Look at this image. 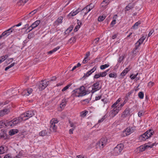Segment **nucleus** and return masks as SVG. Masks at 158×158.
Here are the masks:
<instances>
[{
    "label": "nucleus",
    "mask_w": 158,
    "mask_h": 158,
    "mask_svg": "<svg viewBox=\"0 0 158 158\" xmlns=\"http://www.w3.org/2000/svg\"><path fill=\"white\" fill-rule=\"evenodd\" d=\"M35 111L30 110L22 114L20 116L22 120H26L35 115Z\"/></svg>",
    "instance_id": "f257e3e1"
},
{
    "label": "nucleus",
    "mask_w": 158,
    "mask_h": 158,
    "mask_svg": "<svg viewBox=\"0 0 158 158\" xmlns=\"http://www.w3.org/2000/svg\"><path fill=\"white\" fill-rule=\"evenodd\" d=\"M124 146L122 143L118 144L113 149V153L114 156H118L120 154L123 149Z\"/></svg>",
    "instance_id": "f03ea898"
},
{
    "label": "nucleus",
    "mask_w": 158,
    "mask_h": 158,
    "mask_svg": "<svg viewBox=\"0 0 158 158\" xmlns=\"http://www.w3.org/2000/svg\"><path fill=\"white\" fill-rule=\"evenodd\" d=\"M153 131L152 130H150L147 131L146 132L139 136V139L141 141H145L151 136L153 135Z\"/></svg>",
    "instance_id": "7ed1b4c3"
},
{
    "label": "nucleus",
    "mask_w": 158,
    "mask_h": 158,
    "mask_svg": "<svg viewBox=\"0 0 158 158\" xmlns=\"http://www.w3.org/2000/svg\"><path fill=\"white\" fill-rule=\"evenodd\" d=\"M22 121L20 117L18 118H15L7 123L6 125L12 127H14Z\"/></svg>",
    "instance_id": "20e7f679"
},
{
    "label": "nucleus",
    "mask_w": 158,
    "mask_h": 158,
    "mask_svg": "<svg viewBox=\"0 0 158 158\" xmlns=\"http://www.w3.org/2000/svg\"><path fill=\"white\" fill-rule=\"evenodd\" d=\"M59 121L56 118H52L50 121V129L51 131L56 132L57 128L56 124Z\"/></svg>",
    "instance_id": "39448f33"
},
{
    "label": "nucleus",
    "mask_w": 158,
    "mask_h": 158,
    "mask_svg": "<svg viewBox=\"0 0 158 158\" xmlns=\"http://www.w3.org/2000/svg\"><path fill=\"white\" fill-rule=\"evenodd\" d=\"M107 139L106 137H103L97 143V144L99 146L100 149L102 148L107 144Z\"/></svg>",
    "instance_id": "423d86ee"
},
{
    "label": "nucleus",
    "mask_w": 158,
    "mask_h": 158,
    "mask_svg": "<svg viewBox=\"0 0 158 158\" xmlns=\"http://www.w3.org/2000/svg\"><path fill=\"white\" fill-rule=\"evenodd\" d=\"M49 82V81H47L45 80H42L39 84V89L41 91L43 90L48 85Z\"/></svg>",
    "instance_id": "0eeeda50"
},
{
    "label": "nucleus",
    "mask_w": 158,
    "mask_h": 158,
    "mask_svg": "<svg viewBox=\"0 0 158 158\" xmlns=\"http://www.w3.org/2000/svg\"><path fill=\"white\" fill-rule=\"evenodd\" d=\"M113 109L110 112V115L112 117L115 116L119 111L121 110V107L118 106V107H112Z\"/></svg>",
    "instance_id": "6e6552de"
},
{
    "label": "nucleus",
    "mask_w": 158,
    "mask_h": 158,
    "mask_svg": "<svg viewBox=\"0 0 158 158\" xmlns=\"http://www.w3.org/2000/svg\"><path fill=\"white\" fill-rule=\"evenodd\" d=\"M92 4H90L84 8L82 9V11L84 13V15H86L89 11H90L94 7L92 6Z\"/></svg>",
    "instance_id": "1a4fd4ad"
},
{
    "label": "nucleus",
    "mask_w": 158,
    "mask_h": 158,
    "mask_svg": "<svg viewBox=\"0 0 158 158\" xmlns=\"http://www.w3.org/2000/svg\"><path fill=\"white\" fill-rule=\"evenodd\" d=\"M14 30L13 27H12L8 30L5 31L0 35V39L3 36H7L12 32Z\"/></svg>",
    "instance_id": "9d476101"
},
{
    "label": "nucleus",
    "mask_w": 158,
    "mask_h": 158,
    "mask_svg": "<svg viewBox=\"0 0 158 158\" xmlns=\"http://www.w3.org/2000/svg\"><path fill=\"white\" fill-rule=\"evenodd\" d=\"M99 82L98 81L94 84L92 86V89L91 91L92 93H94L101 89V87H99Z\"/></svg>",
    "instance_id": "9b49d317"
},
{
    "label": "nucleus",
    "mask_w": 158,
    "mask_h": 158,
    "mask_svg": "<svg viewBox=\"0 0 158 158\" xmlns=\"http://www.w3.org/2000/svg\"><path fill=\"white\" fill-rule=\"evenodd\" d=\"M155 144V143H153L152 144V145H150L149 143H148V144H145L143 145L140 146L139 148L140 149V150L141 151H144L145 149L148 148H152V147L153 146H154Z\"/></svg>",
    "instance_id": "f8f14e48"
},
{
    "label": "nucleus",
    "mask_w": 158,
    "mask_h": 158,
    "mask_svg": "<svg viewBox=\"0 0 158 158\" xmlns=\"http://www.w3.org/2000/svg\"><path fill=\"white\" fill-rule=\"evenodd\" d=\"M40 23V20H38L35 21L32 25L29 27L27 29L29 30L28 32L31 31L33 29L36 27Z\"/></svg>",
    "instance_id": "ddd939ff"
},
{
    "label": "nucleus",
    "mask_w": 158,
    "mask_h": 158,
    "mask_svg": "<svg viewBox=\"0 0 158 158\" xmlns=\"http://www.w3.org/2000/svg\"><path fill=\"white\" fill-rule=\"evenodd\" d=\"M79 91V94L80 97H82L86 95L85 91V87L83 86H81L79 88L77 89Z\"/></svg>",
    "instance_id": "4468645a"
},
{
    "label": "nucleus",
    "mask_w": 158,
    "mask_h": 158,
    "mask_svg": "<svg viewBox=\"0 0 158 158\" xmlns=\"http://www.w3.org/2000/svg\"><path fill=\"white\" fill-rule=\"evenodd\" d=\"M32 89L31 88H28L27 89L24 90L22 93L23 96H28L32 92Z\"/></svg>",
    "instance_id": "2eb2a0df"
},
{
    "label": "nucleus",
    "mask_w": 158,
    "mask_h": 158,
    "mask_svg": "<svg viewBox=\"0 0 158 158\" xmlns=\"http://www.w3.org/2000/svg\"><path fill=\"white\" fill-rule=\"evenodd\" d=\"M130 109L129 108H127L123 113L121 117L123 118H125L130 115Z\"/></svg>",
    "instance_id": "dca6fc26"
},
{
    "label": "nucleus",
    "mask_w": 158,
    "mask_h": 158,
    "mask_svg": "<svg viewBox=\"0 0 158 158\" xmlns=\"http://www.w3.org/2000/svg\"><path fill=\"white\" fill-rule=\"evenodd\" d=\"M134 131V129L131 127H129L126 129L124 133L126 135H127Z\"/></svg>",
    "instance_id": "f3484780"
},
{
    "label": "nucleus",
    "mask_w": 158,
    "mask_h": 158,
    "mask_svg": "<svg viewBox=\"0 0 158 158\" xmlns=\"http://www.w3.org/2000/svg\"><path fill=\"white\" fill-rule=\"evenodd\" d=\"M135 5V3L133 2H131L129 3L125 8V10L127 11L129 10H130L132 9Z\"/></svg>",
    "instance_id": "a211bd4d"
},
{
    "label": "nucleus",
    "mask_w": 158,
    "mask_h": 158,
    "mask_svg": "<svg viewBox=\"0 0 158 158\" xmlns=\"http://www.w3.org/2000/svg\"><path fill=\"white\" fill-rule=\"evenodd\" d=\"M37 9H35L33 10L29 14H28L27 16L24 17L23 19L25 20L32 17L33 15H34L36 13L37 11Z\"/></svg>",
    "instance_id": "6ab92c4d"
},
{
    "label": "nucleus",
    "mask_w": 158,
    "mask_h": 158,
    "mask_svg": "<svg viewBox=\"0 0 158 158\" xmlns=\"http://www.w3.org/2000/svg\"><path fill=\"white\" fill-rule=\"evenodd\" d=\"M146 38L145 36H143L141 37L139 40L135 43V45H137V47H139L140 44H141L143 42V41Z\"/></svg>",
    "instance_id": "aec40b11"
},
{
    "label": "nucleus",
    "mask_w": 158,
    "mask_h": 158,
    "mask_svg": "<svg viewBox=\"0 0 158 158\" xmlns=\"http://www.w3.org/2000/svg\"><path fill=\"white\" fill-rule=\"evenodd\" d=\"M72 96L73 97H80L77 89L74 90L72 92Z\"/></svg>",
    "instance_id": "412c9836"
},
{
    "label": "nucleus",
    "mask_w": 158,
    "mask_h": 158,
    "mask_svg": "<svg viewBox=\"0 0 158 158\" xmlns=\"http://www.w3.org/2000/svg\"><path fill=\"white\" fill-rule=\"evenodd\" d=\"M9 112V110L7 109H3L0 111V116H2L8 113Z\"/></svg>",
    "instance_id": "4be33fe9"
},
{
    "label": "nucleus",
    "mask_w": 158,
    "mask_h": 158,
    "mask_svg": "<svg viewBox=\"0 0 158 158\" xmlns=\"http://www.w3.org/2000/svg\"><path fill=\"white\" fill-rule=\"evenodd\" d=\"M121 98H119L117 101L113 104V105L112 106V107H118L119 106L118 105V104L121 101Z\"/></svg>",
    "instance_id": "5701e85b"
},
{
    "label": "nucleus",
    "mask_w": 158,
    "mask_h": 158,
    "mask_svg": "<svg viewBox=\"0 0 158 158\" xmlns=\"http://www.w3.org/2000/svg\"><path fill=\"white\" fill-rule=\"evenodd\" d=\"M121 98H119L117 101L113 104V105L112 106V107H118L119 106L118 105V104L121 101Z\"/></svg>",
    "instance_id": "b1692460"
},
{
    "label": "nucleus",
    "mask_w": 158,
    "mask_h": 158,
    "mask_svg": "<svg viewBox=\"0 0 158 158\" xmlns=\"http://www.w3.org/2000/svg\"><path fill=\"white\" fill-rule=\"evenodd\" d=\"M66 104V101L65 99H63L60 104V107L61 108H64Z\"/></svg>",
    "instance_id": "393cba45"
},
{
    "label": "nucleus",
    "mask_w": 158,
    "mask_h": 158,
    "mask_svg": "<svg viewBox=\"0 0 158 158\" xmlns=\"http://www.w3.org/2000/svg\"><path fill=\"white\" fill-rule=\"evenodd\" d=\"M88 113V111L86 110H85L81 111L80 113V116L82 118L85 117L86 114Z\"/></svg>",
    "instance_id": "a878e982"
},
{
    "label": "nucleus",
    "mask_w": 158,
    "mask_h": 158,
    "mask_svg": "<svg viewBox=\"0 0 158 158\" xmlns=\"http://www.w3.org/2000/svg\"><path fill=\"white\" fill-rule=\"evenodd\" d=\"M18 132L17 129H12L9 132V134L10 135H13Z\"/></svg>",
    "instance_id": "bb28decb"
},
{
    "label": "nucleus",
    "mask_w": 158,
    "mask_h": 158,
    "mask_svg": "<svg viewBox=\"0 0 158 158\" xmlns=\"http://www.w3.org/2000/svg\"><path fill=\"white\" fill-rule=\"evenodd\" d=\"M19 5H21L26 3L28 0H16Z\"/></svg>",
    "instance_id": "cd10ccee"
},
{
    "label": "nucleus",
    "mask_w": 158,
    "mask_h": 158,
    "mask_svg": "<svg viewBox=\"0 0 158 158\" xmlns=\"http://www.w3.org/2000/svg\"><path fill=\"white\" fill-rule=\"evenodd\" d=\"M130 69L128 68H126L123 71L121 74V75L122 76H124L130 70Z\"/></svg>",
    "instance_id": "c85d7f7f"
},
{
    "label": "nucleus",
    "mask_w": 158,
    "mask_h": 158,
    "mask_svg": "<svg viewBox=\"0 0 158 158\" xmlns=\"http://www.w3.org/2000/svg\"><path fill=\"white\" fill-rule=\"evenodd\" d=\"M8 57V55H5L0 57V64L4 61Z\"/></svg>",
    "instance_id": "c756f323"
},
{
    "label": "nucleus",
    "mask_w": 158,
    "mask_h": 158,
    "mask_svg": "<svg viewBox=\"0 0 158 158\" xmlns=\"http://www.w3.org/2000/svg\"><path fill=\"white\" fill-rule=\"evenodd\" d=\"M76 41V39L75 37H72L68 41V43L69 44L73 43L75 42Z\"/></svg>",
    "instance_id": "7c9ffc66"
},
{
    "label": "nucleus",
    "mask_w": 158,
    "mask_h": 158,
    "mask_svg": "<svg viewBox=\"0 0 158 158\" xmlns=\"http://www.w3.org/2000/svg\"><path fill=\"white\" fill-rule=\"evenodd\" d=\"M73 26H70L65 31V34H69L73 30Z\"/></svg>",
    "instance_id": "2f4dec72"
},
{
    "label": "nucleus",
    "mask_w": 158,
    "mask_h": 158,
    "mask_svg": "<svg viewBox=\"0 0 158 158\" xmlns=\"http://www.w3.org/2000/svg\"><path fill=\"white\" fill-rule=\"evenodd\" d=\"M140 24V23L139 21L136 22L134 25L132 26V28L134 29H136L138 28V27Z\"/></svg>",
    "instance_id": "473e14b6"
},
{
    "label": "nucleus",
    "mask_w": 158,
    "mask_h": 158,
    "mask_svg": "<svg viewBox=\"0 0 158 158\" xmlns=\"http://www.w3.org/2000/svg\"><path fill=\"white\" fill-rule=\"evenodd\" d=\"M109 66V65L108 64H106L104 65H102L100 66V69L102 70H103L106 68H108Z\"/></svg>",
    "instance_id": "72a5a7b5"
},
{
    "label": "nucleus",
    "mask_w": 158,
    "mask_h": 158,
    "mask_svg": "<svg viewBox=\"0 0 158 158\" xmlns=\"http://www.w3.org/2000/svg\"><path fill=\"white\" fill-rule=\"evenodd\" d=\"M5 151V148L3 146L0 147V154L4 153Z\"/></svg>",
    "instance_id": "f704fd0d"
},
{
    "label": "nucleus",
    "mask_w": 158,
    "mask_h": 158,
    "mask_svg": "<svg viewBox=\"0 0 158 158\" xmlns=\"http://www.w3.org/2000/svg\"><path fill=\"white\" fill-rule=\"evenodd\" d=\"M109 77L110 78H116L117 77V74L115 73H110L109 74Z\"/></svg>",
    "instance_id": "c9c22d12"
},
{
    "label": "nucleus",
    "mask_w": 158,
    "mask_h": 158,
    "mask_svg": "<svg viewBox=\"0 0 158 158\" xmlns=\"http://www.w3.org/2000/svg\"><path fill=\"white\" fill-rule=\"evenodd\" d=\"M109 70H107L106 71L101 73H99L100 77H104L106 76L107 75V72Z\"/></svg>",
    "instance_id": "e433bc0d"
},
{
    "label": "nucleus",
    "mask_w": 158,
    "mask_h": 158,
    "mask_svg": "<svg viewBox=\"0 0 158 158\" xmlns=\"http://www.w3.org/2000/svg\"><path fill=\"white\" fill-rule=\"evenodd\" d=\"M117 16V15H115L114 16L113 18L114 19L111 22V25H114L116 24L115 19H116Z\"/></svg>",
    "instance_id": "4c0bfd02"
},
{
    "label": "nucleus",
    "mask_w": 158,
    "mask_h": 158,
    "mask_svg": "<svg viewBox=\"0 0 158 158\" xmlns=\"http://www.w3.org/2000/svg\"><path fill=\"white\" fill-rule=\"evenodd\" d=\"M16 64V63H13L12 64H11L10 65L6 67L5 69V71L7 70L8 69H9L10 68H11V67L13 66L15 64Z\"/></svg>",
    "instance_id": "58836bf2"
},
{
    "label": "nucleus",
    "mask_w": 158,
    "mask_h": 158,
    "mask_svg": "<svg viewBox=\"0 0 158 158\" xmlns=\"http://www.w3.org/2000/svg\"><path fill=\"white\" fill-rule=\"evenodd\" d=\"M47 134L45 130H43L39 133V135L41 136H44Z\"/></svg>",
    "instance_id": "ea45409f"
},
{
    "label": "nucleus",
    "mask_w": 158,
    "mask_h": 158,
    "mask_svg": "<svg viewBox=\"0 0 158 158\" xmlns=\"http://www.w3.org/2000/svg\"><path fill=\"white\" fill-rule=\"evenodd\" d=\"M107 6V4H106V3L103 0V1L102 2L101 4V6L103 7V9H105L106 8V7Z\"/></svg>",
    "instance_id": "a19ab883"
},
{
    "label": "nucleus",
    "mask_w": 158,
    "mask_h": 158,
    "mask_svg": "<svg viewBox=\"0 0 158 158\" xmlns=\"http://www.w3.org/2000/svg\"><path fill=\"white\" fill-rule=\"evenodd\" d=\"M139 97L140 99H143L144 97V94L142 92H139L138 94Z\"/></svg>",
    "instance_id": "79ce46f5"
},
{
    "label": "nucleus",
    "mask_w": 158,
    "mask_h": 158,
    "mask_svg": "<svg viewBox=\"0 0 158 158\" xmlns=\"http://www.w3.org/2000/svg\"><path fill=\"white\" fill-rule=\"evenodd\" d=\"M135 48L134 49L133 51V53L135 55H136V53H137V52H138V51L137 50V49H138V48L139 47H137V45H135Z\"/></svg>",
    "instance_id": "37998d69"
},
{
    "label": "nucleus",
    "mask_w": 158,
    "mask_h": 158,
    "mask_svg": "<svg viewBox=\"0 0 158 158\" xmlns=\"http://www.w3.org/2000/svg\"><path fill=\"white\" fill-rule=\"evenodd\" d=\"M71 85V84H69L67 85L63 89H62V91L63 92L65 91L67 89H68L69 88V87Z\"/></svg>",
    "instance_id": "c03bdc74"
},
{
    "label": "nucleus",
    "mask_w": 158,
    "mask_h": 158,
    "mask_svg": "<svg viewBox=\"0 0 158 158\" xmlns=\"http://www.w3.org/2000/svg\"><path fill=\"white\" fill-rule=\"evenodd\" d=\"M63 19V17H59L57 20V21L58 23H61L62 22V20Z\"/></svg>",
    "instance_id": "a18cd8bd"
},
{
    "label": "nucleus",
    "mask_w": 158,
    "mask_h": 158,
    "mask_svg": "<svg viewBox=\"0 0 158 158\" xmlns=\"http://www.w3.org/2000/svg\"><path fill=\"white\" fill-rule=\"evenodd\" d=\"M77 13H78V12H77V11L76 10L75 11L71 12L70 13L69 15L71 16H74L75 15H76Z\"/></svg>",
    "instance_id": "49530a36"
},
{
    "label": "nucleus",
    "mask_w": 158,
    "mask_h": 158,
    "mask_svg": "<svg viewBox=\"0 0 158 158\" xmlns=\"http://www.w3.org/2000/svg\"><path fill=\"white\" fill-rule=\"evenodd\" d=\"M105 17L103 16H100L98 18V20L99 21H102L103 20L105 19Z\"/></svg>",
    "instance_id": "de8ad7c7"
},
{
    "label": "nucleus",
    "mask_w": 158,
    "mask_h": 158,
    "mask_svg": "<svg viewBox=\"0 0 158 158\" xmlns=\"http://www.w3.org/2000/svg\"><path fill=\"white\" fill-rule=\"evenodd\" d=\"M124 58V57L123 56H120L119 57L118 60V62L119 63H121L122 61L123 60Z\"/></svg>",
    "instance_id": "09e8293b"
},
{
    "label": "nucleus",
    "mask_w": 158,
    "mask_h": 158,
    "mask_svg": "<svg viewBox=\"0 0 158 158\" xmlns=\"http://www.w3.org/2000/svg\"><path fill=\"white\" fill-rule=\"evenodd\" d=\"M106 118V116L105 115H104L100 119L98 120V122L100 123L102 122Z\"/></svg>",
    "instance_id": "8fccbe9b"
},
{
    "label": "nucleus",
    "mask_w": 158,
    "mask_h": 158,
    "mask_svg": "<svg viewBox=\"0 0 158 158\" xmlns=\"http://www.w3.org/2000/svg\"><path fill=\"white\" fill-rule=\"evenodd\" d=\"M144 114V112L143 111H140L138 113V116L139 117H141Z\"/></svg>",
    "instance_id": "3c124183"
},
{
    "label": "nucleus",
    "mask_w": 158,
    "mask_h": 158,
    "mask_svg": "<svg viewBox=\"0 0 158 158\" xmlns=\"http://www.w3.org/2000/svg\"><path fill=\"white\" fill-rule=\"evenodd\" d=\"M99 38H98L95 39V40H94V43L95 44V45H96L98 44L99 41Z\"/></svg>",
    "instance_id": "603ef678"
},
{
    "label": "nucleus",
    "mask_w": 158,
    "mask_h": 158,
    "mask_svg": "<svg viewBox=\"0 0 158 158\" xmlns=\"http://www.w3.org/2000/svg\"><path fill=\"white\" fill-rule=\"evenodd\" d=\"M60 48V46H57V47L55 48L52 50V51L53 52H56L57 50L58 49H59Z\"/></svg>",
    "instance_id": "864d4df0"
},
{
    "label": "nucleus",
    "mask_w": 158,
    "mask_h": 158,
    "mask_svg": "<svg viewBox=\"0 0 158 158\" xmlns=\"http://www.w3.org/2000/svg\"><path fill=\"white\" fill-rule=\"evenodd\" d=\"M80 26H79V25L76 26L74 29V31L75 32L77 31L80 28Z\"/></svg>",
    "instance_id": "5fc2aeb1"
},
{
    "label": "nucleus",
    "mask_w": 158,
    "mask_h": 158,
    "mask_svg": "<svg viewBox=\"0 0 158 158\" xmlns=\"http://www.w3.org/2000/svg\"><path fill=\"white\" fill-rule=\"evenodd\" d=\"M153 84H154L153 82L150 81L148 83V86L150 88H151L153 85Z\"/></svg>",
    "instance_id": "6e6d98bb"
},
{
    "label": "nucleus",
    "mask_w": 158,
    "mask_h": 158,
    "mask_svg": "<svg viewBox=\"0 0 158 158\" xmlns=\"http://www.w3.org/2000/svg\"><path fill=\"white\" fill-rule=\"evenodd\" d=\"M89 60L88 59V58L85 57L83 60V63L84 64H85V63H86Z\"/></svg>",
    "instance_id": "4d7b16f0"
},
{
    "label": "nucleus",
    "mask_w": 158,
    "mask_h": 158,
    "mask_svg": "<svg viewBox=\"0 0 158 158\" xmlns=\"http://www.w3.org/2000/svg\"><path fill=\"white\" fill-rule=\"evenodd\" d=\"M69 123L70 124L71 127H73V128H74V129H75L76 127V126L74 125V124L73 123H71L70 121H69Z\"/></svg>",
    "instance_id": "13d9d810"
},
{
    "label": "nucleus",
    "mask_w": 158,
    "mask_h": 158,
    "mask_svg": "<svg viewBox=\"0 0 158 158\" xmlns=\"http://www.w3.org/2000/svg\"><path fill=\"white\" fill-rule=\"evenodd\" d=\"M100 75L99 73L95 74L94 76V78L96 79H97L99 77H100Z\"/></svg>",
    "instance_id": "bf43d9fd"
},
{
    "label": "nucleus",
    "mask_w": 158,
    "mask_h": 158,
    "mask_svg": "<svg viewBox=\"0 0 158 158\" xmlns=\"http://www.w3.org/2000/svg\"><path fill=\"white\" fill-rule=\"evenodd\" d=\"M56 77H52L50 81H49V82H50L51 81H55L56 80Z\"/></svg>",
    "instance_id": "052dcab7"
},
{
    "label": "nucleus",
    "mask_w": 158,
    "mask_h": 158,
    "mask_svg": "<svg viewBox=\"0 0 158 158\" xmlns=\"http://www.w3.org/2000/svg\"><path fill=\"white\" fill-rule=\"evenodd\" d=\"M154 31V30H151L150 31L149 33V34L148 35V36H149V37L150 36L152 35V34L153 33Z\"/></svg>",
    "instance_id": "680f3d73"
},
{
    "label": "nucleus",
    "mask_w": 158,
    "mask_h": 158,
    "mask_svg": "<svg viewBox=\"0 0 158 158\" xmlns=\"http://www.w3.org/2000/svg\"><path fill=\"white\" fill-rule=\"evenodd\" d=\"M96 69L97 67L95 66L90 70L92 73H93L96 70Z\"/></svg>",
    "instance_id": "e2e57ef3"
},
{
    "label": "nucleus",
    "mask_w": 158,
    "mask_h": 158,
    "mask_svg": "<svg viewBox=\"0 0 158 158\" xmlns=\"http://www.w3.org/2000/svg\"><path fill=\"white\" fill-rule=\"evenodd\" d=\"M74 129H74V128H72L71 129H70L69 130V133L70 134H73V131Z\"/></svg>",
    "instance_id": "0e129e2a"
},
{
    "label": "nucleus",
    "mask_w": 158,
    "mask_h": 158,
    "mask_svg": "<svg viewBox=\"0 0 158 158\" xmlns=\"http://www.w3.org/2000/svg\"><path fill=\"white\" fill-rule=\"evenodd\" d=\"M90 55V53L89 52H86L85 54V57L88 58V57Z\"/></svg>",
    "instance_id": "69168bd1"
},
{
    "label": "nucleus",
    "mask_w": 158,
    "mask_h": 158,
    "mask_svg": "<svg viewBox=\"0 0 158 158\" xmlns=\"http://www.w3.org/2000/svg\"><path fill=\"white\" fill-rule=\"evenodd\" d=\"M3 158H11V156L10 154H8L5 156Z\"/></svg>",
    "instance_id": "338daca9"
},
{
    "label": "nucleus",
    "mask_w": 158,
    "mask_h": 158,
    "mask_svg": "<svg viewBox=\"0 0 158 158\" xmlns=\"http://www.w3.org/2000/svg\"><path fill=\"white\" fill-rule=\"evenodd\" d=\"M77 158H85V156H82L81 155L77 156Z\"/></svg>",
    "instance_id": "774afa93"
}]
</instances>
